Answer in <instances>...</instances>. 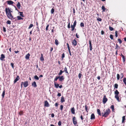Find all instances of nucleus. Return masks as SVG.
<instances>
[{"mask_svg":"<svg viewBox=\"0 0 126 126\" xmlns=\"http://www.w3.org/2000/svg\"><path fill=\"white\" fill-rule=\"evenodd\" d=\"M118 32L117 31H116L115 32V36L116 37H118Z\"/></svg>","mask_w":126,"mask_h":126,"instance_id":"47","label":"nucleus"},{"mask_svg":"<svg viewBox=\"0 0 126 126\" xmlns=\"http://www.w3.org/2000/svg\"><path fill=\"white\" fill-rule=\"evenodd\" d=\"M33 26V25L32 24H31L28 27V29H30Z\"/></svg>","mask_w":126,"mask_h":126,"instance_id":"38","label":"nucleus"},{"mask_svg":"<svg viewBox=\"0 0 126 126\" xmlns=\"http://www.w3.org/2000/svg\"><path fill=\"white\" fill-rule=\"evenodd\" d=\"M123 81L124 84L126 85V78H124L123 79Z\"/></svg>","mask_w":126,"mask_h":126,"instance_id":"37","label":"nucleus"},{"mask_svg":"<svg viewBox=\"0 0 126 126\" xmlns=\"http://www.w3.org/2000/svg\"><path fill=\"white\" fill-rule=\"evenodd\" d=\"M110 108L111 109L112 111H113L114 110V105H111L110 107Z\"/></svg>","mask_w":126,"mask_h":126,"instance_id":"28","label":"nucleus"},{"mask_svg":"<svg viewBox=\"0 0 126 126\" xmlns=\"http://www.w3.org/2000/svg\"><path fill=\"white\" fill-rule=\"evenodd\" d=\"M72 120L74 125H76L77 123V120H76V117H73V118Z\"/></svg>","mask_w":126,"mask_h":126,"instance_id":"4","label":"nucleus"},{"mask_svg":"<svg viewBox=\"0 0 126 126\" xmlns=\"http://www.w3.org/2000/svg\"><path fill=\"white\" fill-rule=\"evenodd\" d=\"M115 98L116 99L118 102H120L121 101V99H120L119 96V92L118 90H116L114 92Z\"/></svg>","mask_w":126,"mask_h":126,"instance_id":"1","label":"nucleus"},{"mask_svg":"<svg viewBox=\"0 0 126 126\" xmlns=\"http://www.w3.org/2000/svg\"><path fill=\"white\" fill-rule=\"evenodd\" d=\"M63 71V72H64L67 75H68L69 74V73L67 70V68L66 67H65L64 69V70Z\"/></svg>","mask_w":126,"mask_h":126,"instance_id":"13","label":"nucleus"},{"mask_svg":"<svg viewBox=\"0 0 126 126\" xmlns=\"http://www.w3.org/2000/svg\"><path fill=\"white\" fill-rule=\"evenodd\" d=\"M63 105H61L60 106V109L61 110H62L63 108Z\"/></svg>","mask_w":126,"mask_h":126,"instance_id":"52","label":"nucleus"},{"mask_svg":"<svg viewBox=\"0 0 126 126\" xmlns=\"http://www.w3.org/2000/svg\"><path fill=\"white\" fill-rule=\"evenodd\" d=\"M122 123H123L125 122V116H123L122 117Z\"/></svg>","mask_w":126,"mask_h":126,"instance_id":"22","label":"nucleus"},{"mask_svg":"<svg viewBox=\"0 0 126 126\" xmlns=\"http://www.w3.org/2000/svg\"><path fill=\"white\" fill-rule=\"evenodd\" d=\"M118 48H120V47H119L118 46V45H117V44H116V47H115V49H117Z\"/></svg>","mask_w":126,"mask_h":126,"instance_id":"48","label":"nucleus"},{"mask_svg":"<svg viewBox=\"0 0 126 126\" xmlns=\"http://www.w3.org/2000/svg\"><path fill=\"white\" fill-rule=\"evenodd\" d=\"M110 38L111 40H113V35L112 34H110Z\"/></svg>","mask_w":126,"mask_h":126,"instance_id":"49","label":"nucleus"},{"mask_svg":"<svg viewBox=\"0 0 126 126\" xmlns=\"http://www.w3.org/2000/svg\"><path fill=\"white\" fill-rule=\"evenodd\" d=\"M30 55L29 53H28L27 55H26L25 58L26 59L28 60L30 58Z\"/></svg>","mask_w":126,"mask_h":126,"instance_id":"16","label":"nucleus"},{"mask_svg":"<svg viewBox=\"0 0 126 126\" xmlns=\"http://www.w3.org/2000/svg\"><path fill=\"white\" fill-rule=\"evenodd\" d=\"M102 12H104L105 11L106 8H105V6L103 5L102 6Z\"/></svg>","mask_w":126,"mask_h":126,"instance_id":"23","label":"nucleus"},{"mask_svg":"<svg viewBox=\"0 0 126 126\" xmlns=\"http://www.w3.org/2000/svg\"><path fill=\"white\" fill-rule=\"evenodd\" d=\"M80 118L82 120V122H83V121H85V120H84V121H83V116L82 115H81V116Z\"/></svg>","mask_w":126,"mask_h":126,"instance_id":"50","label":"nucleus"},{"mask_svg":"<svg viewBox=\"0 0 126 126\" xmlns=\"http://www.w3.org/2000/svg\"><path fill=\"white\" fill-rule=\"evenodd\" d=\"M23 85L24 87H27L29 85L28 81H26L24 82H23Z\"/></svg>","mask_w":126,"mask_h":126,"instance_id":"5","label":"nucleus"},{"mask_svg":"<svg viewBox=\"0 0 126 126\" xmlns=\"http://www.w3.org/2000/svg\"><path fill=\"white\" fill-rule=\"evenodd\" d=\"M82 75V74L80 73H79L78 75V77L79 79H80L81 76Z\"/></svg>","mask_w":126,"mask_h":126,"instance_id":"51","label":"nucleus"},{"mask_svg":"<svg viewBox=\"0 0 126 126\" xmlns=\"http://www.w3.org/2000/svg\"><path fill=\"white\" fill-rule=\"evenodd\" d=\"M85 110L86 112H88V107L86 105H85Z\"/></svg>","mask_w":126,"mask_h":126,"instance_id":"45","label":"nucleus"},{"mask_svg":"<svg viewBox=\"0 0 126 126\" xmlns=\"http://www.w3.org/2000/svg\"><path fill=\"white\" fill-rule=\"evenodd\" d=\"M17 20H20L21 19H23L20 16H17Z\"/></svg>","mask_w":126,"mask_h":126,"instance_id":"26","label":"nucleus"},{"mask_svg":"<svg viewBox=\"0 0 126 126\" xmlns=\"http://www.w3.org/2000/svg\"><path fill=\"white\" fill-rule=\"evenodd\" d=\"M97 20L99 21H101L102 20V19L101 18H97Z\"/></svg>","mask_w":126,"mask_h":126,"instance_id":"59","label":"nucleus"},{"mask_svg":"<svg viewBox=\"0 0 126 126\" xmlns=\"http://www.w3.org/2000/svg\"><path fill=\"white\" fill-rule=\"evenodd\" d=\"M23 114V111H21L19 112V114L20 115H21Z\"/></svg>","mask_w":126,"mask_h":126,"instance_id":"53","label":"nucleus"},{"mask_svg":"<svg viewBox=\"0 0 126 126\" xmlns=\"http://www.w3.org/2000/svg\"><path fill=\"white\" fill-rule=\"evenodd\" d=\"M3 30L4 32H6V29L4 27H3Z\"/></svg>","mask_w":126,"mask_h":126,"instance_id":"63","label":"nucleus"},{"mask_svg":"<svg viewBox=\"0 0 126 126\" xmlns=\"http://www.w3.org/2000/svg\"><path fill=\"white\" fill-rule=\"evenodd\" d=\"M72 45L74 46H75L77 45V41L75 39H74L72 42Z\"/></svg>","mask_w":126,"mask_h":126,"instance_id":"7","label":"nucleus"},{"mask_svg":"<svg viewBox=\"0 0 126 126\" xmlns=\"http://www.w3.org/2000/svg\"><path fill=\"white\" fill-rule=\"evenodd\" d=\"M59 80L60 81H62L64 79V76H59Z\"/></svg>","mask_w":126,"mask_h":126,"instance_id":"10","label":"nucleus"},{"mask_svg":"<svg viewBox=\"0 0 126 126\" xmlns=\"http://www.w3.org/2000/svg\"><path fill=\"white\" fill-rule=\"evenodd\" d=\"M8 4L9 5H12L14 3L11 0H9L7 1Z\"/></svg>","mask_w":126,"mask_h":126,"instance_id":"12","label":"nucleus"},{"mask_svg":"<svg viewBox=\"0 0 126 126\" xmlns=\"http://www.w3.org/2000/svg\"><path fill=\"white\" fill-rule=\"evenodd\" d=\"M54 85L55 87L57 88L59 87V84H57V83H56V82H54Z\"/></svg>","mask_w":126,"mask_h":126,"instance_id":"20","label":"nucleus"},{"mask_svg":"<svg viewBox=\"0 0 126 126\" xmlns=\"http://www.w3.org/2000/svg\"><path fill=\"white\" fill-rule=\"evenodd\" d=\"M11 12H8L7 15H6L7 17L9 18H13V16H12Z\"/></svg>","mask_w":126,"mask_h":126,"instance_id":"11","label":"nucleus"},{"mask_svg":"<svg viewBox=\"0 0 126 126\" xmlns=\"http://www.w3.org/2000/svg\"><path fill=\"white\" fill-rule=\"evenodd\" d=\"M32 86L34 87H36L37 86V85L35 81H34L33 83H32Z\"/></svg>","mask_w":126,"mask_h":126,"instance_id":"18","label":"nucleus"},{"mask_svg":"<svg viewBox=\"0 0 126 126\" xmlns=\"http://www.w3.org/2000/svg\"><path fill=\"white\" fill-rule=\"evenodd\" d=\"M101 33L102 35H103L104 33V32L102 30L101 32Z\"/></svg>","mask_w":126,"mask_h":126,"instance_id":"61","label":"nucleus"},{"mask_svg":"<svg viewBox=\"0 0 126 126\" xmlns=\"http://www.w3.org/2000/svg\"><path fill=\"white\" fill-rule=\"evenodd\" d=\"M11 65L12 68H14V63H11Z\"/></svg>","mask_w":126,"mask_h":126,"instance_id":"57","label":"nucleus"},{"mask_svg":"<svg viewBox=\"0 0 126 126\" xmlns=\"http://www.w3.org/2000/svg\"><path fill=\"white\" fill-rule=\"evenodd\" d=\"M65 101V100L64 97L63 96H62L61 97V102L62 103H63Z\"/></svg>","mask_w":126,"mask_h":126,"instance_id":"19","label":"nucleus"},{"mask_svg":"<svg viewBox=\"0 0 126 126\" xmlns=\"http://www.w3.org/2000/svg\"><path fill=\"white\" fill-rule=\"evenodd\" d=\"M16 6L18 9H20L21 7V4L19 2H18L16 5Z\"/></svg>","mask_w":126,"mask_h":126,"instance_id":"21","label":"nucleus"},{"mask_svg":"<svg viewBox=\"0 0 126 126\" xmlns=\"http://www.w3.org/2000/svg\"><path fill=\"white\" fill-rule=\"evenodd\" d=\"M58 104L57 103H55V106L56 107H57L58 106Z\"/></svg>","mask_w":126,"mask_h":126,"instance_id":"64","label":"nucleus"},{"mask_svg":"<svg viewBox=\"0 0 126 126\" xmlns=\"http://www.w3.org/2000/svg\"><path fill=\"white\" fill-rule=\"evenodd\" d=\"M7 23L8 24H11V21L10 20H8L7 21Z\"/></svg>","mask_w":126,"mask_h":126,"instance_id":"55","label":"nucleus"},{"mask_svg":"<svg viewBox=\"0 0 126 126\" xmlns=\"http://www.w3.org/2000/svg\"><path fill=\"white\" fill-rule=\"evenodd\" d=\"M109 30L110 31H112L114 30V28L110 26L109 27Z\"/></svg>","mask_w":126,"mask_h":126,"instance_id":"39","label":"nucleus"},{"mask_svg":"<svg viewBox=\"0 0 126 126\" xmlns=\"http://www.w3.org/2000/svg\"><path fill=\"white\" fill-rule=\"evenodd\" d=\"M118 84H117L116 83L114 85V88H115L117 89L118 88Z\"/></svg>","mask_w":126,"mask_h":126,"instance_id":"33","label":"nucleus"},{"mask_svg":"<svg viewBox=\"0 0 126 126\" xmlns=\"http://www.w3.org/2000/svg\"><path fill=\"white\" fill-rule=\"evenodd\" d=\"M75 27L73 26L72 25V24H71V27L72 29L71 31H74V30L75 29Z\"/></svg>","mask_w":126,"mask_h":126,"instance_id":"31","label":"nucleus"},{"mask_svg":"<svg viewBox=\"0 0 126 126\" xmlns=\"http://www.w3.org/2000/svg\"><path fill=\"white\" fill-rule=\"evenodd\" d=\"M40 60L42 61H44V60L43 57H41L40 58Z\"/></svg>","mask_w":126,"mask_h":126,"instance_id":"54","label":"nucleus"},{"mask_svg":"<svg viewBox=\"0 0 126 126\" xmlns=\"http://www.w3.org/2000/svg\"><path fill=\"white\" fill-rule=\"evenodd\" d=\"M62 124V122L61 121H59L58 123V125L59 126H60Z\"/></svg>","mask_w":126,"mask_h":126,"instance_id":"56","label":"nucleus"},{"mask_svg":"<svg viewBox=\"0 0 126 126\" xmlns=\"http://www.w3.org/2000/svg\"><path fill=\"white\" fill-rule=\"evenodd\" d=\"M71 111L73 114H75V110L74 107H73L71 108Z\"/></svg>","mask_w":126,"mask_h":126,"instance_id":"17","label":"nucleus"},{"mask_svg":"<svg viewBox=\"0 0 126 126\" xmlns=\"http://www.w3.org/2000/svg\"><path fill=\"white\" fill-rule=\"evenodd\" d=\"M59 76H56L54 80V82H55V81H56L58 79H59Z\"/></svg>","mask_w":126,"mask_h":126,"instance_id":"35","label":"nucleus"},{"mask_svg":"<svg viewBox=\"0 0 126 126\" xmlns=\"http://www.w3.org/2000/svg\"><path fill=\"white\" fill-rule=\"evenodd\" d=\"M5 58V56L4 54H2L1 55V57L0 58V59L1 60H3V59Z\"/></svg>","mask_w":126,"mask_h":126,"instance_id":"14","label":"nucleus"},{"mask_svg":"<svg viewBox=\"0 0 126 126\" xmlns=\"http://www.w3.org/2000/svg\"><path fill=\"white\" fill-rule=\"evenodd\" d=\"M34 79L36 80H38L39 79V77L37 75H35L34 76Z\"/></svg>","mask_w":126,"mask_h":126,"instance_id":"36","label":"nucleus"},{"mask_svg":"<svg viewBox=\"0 0 126 126\" xmlns=\"http://www.w3.org/2000/svg\"><path fill=\"white\" fill-rule=\"evenodd\" d=\"M80 25L81 27H84V23L83 22L81 23Z\"/></svg>","mask_w":126,"mask_h":126,"instance_id":"43","label":"nucleus"},{"mask_svg":"<svg viewBox=\"0 0 126 126\" xmlns=\"http://www.w3.org/2000/svg\"><path fill=\"white\" fill-rule=\"evenodd\" d=\"M76 23H77L76 21V20H75L74 23L73 25H72V26L74 27H76Z\"/></svg>","mask_w":126,"mask_h":126,"instance_id":"34","label":"nucleus"},{"mask_svg":"<svg viewBox=\"0 0 126 126\" xmlns=\"http://www.w3.org/2000/svg\"><path fill=\"white\" fill-rule=\"evenodd\" d=\"M108 99L106 97V95H104L103 99V104H105L108 101Z\"/></svg>","mask_w":126,"mask_h":126,"instance_id":"3","label":"nucleus"},{"mask_svg":"<svg viewBox=\"0 0 126 126\" xmlns=\"http://www.w3.org/2000/svg\"><path fill=\"white\" fill-rule=\"evenodd\" d=\"M120 75L119 74H117V80H119L120 79Z\"/></svg>","mask_w":126,"mask_h":126,"instance_id":"46","label":"nucleus"},{"mask_svg":"<svg viewBox=\"0 0 126 126\" xmlns=\"http://www.w3.org/2000/svg\"><path fill=\"white\" fill-rule=\"evenodd\" d=\"M110 112L111 111L110 109L109 108H108L106 110L103 114L102 113V116L105 117H106L109 116Z\"/></svg>","mask_w":126,"mask_h":126,"instance_id":"2","label":"nucleus"},{"mask_svg":"<svg viewBox=\"0 0 126 126\" xmlns=\"http://www.w3.org/2000/svg\"><path fill=\"white\" fill-rule=\"evenodd\" d=\"M5 12L6 13V15H7L8 13V12H11L12 11H11L10 9L9 8H5Z\"/></svg>","mask_w":126,"mask_h":126,"instance_id":"6","label":"nucleus"},{"mask_svg":"<svg viewBox=\"0 0 126 126\" xmlns=\"http://www.w3.org/2000/svg\"><path fill=\"white\" fill-rule=\"evenodd\" d=\"M36 30L38 32V34H40V31L39 27H37Z\"/></svg>","mask_w":126,"mask_h":126,"instance_id":"30","label":"nucleus"},{"mask_svg":"<svg viewBox=\"0 0 126 126\" xmlns=\"http://www.w3.org/2000/svg\"><path fill=\"white\" fill-rule=\"evenodd\" d=\"M89 48H90V50L91 51L92 50V45H89Z\"/></svg>","mask_w":126,"mask_h":126,"instance_id":"60","label":"nucleus"},{"mask_svg":"<svg viewBox=\"0 0 126 126\" xmlns=\"http://www.w3.org/2000/svg\"><path fill=\"white\" fill-rule=\"evenodd\" d=\"M5 90H4V91H3L2 94V98L3 99L4 98V96L5 95Z\"/></svg>","mask_w":126,"mask_h":126,"instance_id":"25","label":"nucleus"},{"mask_svg":"<svg viewBox=\"0 0 126 126\" xmlns=\"http://www.w3.org/2000/svg\"><path fill=\"white\" fill-rule=\"evenodd\" d=\"M59 42H58V40L56 39L55 40V43L56 45H57L59 44Z\"/></svg>","mask_w":126,"mask_h":126,"instance_id":"27","label":"nucleus"},{"mask_svg":"<svg viewBox=\"0 0 126 126\" xmlns=\"http://www.w3.org/2000/svg\"><path fill=\"white\" fill-rule=\"evenodd\" d=\"M44 106L46 107H48L49 106V104L47 100L45 101Z\"/></svg>","mask_w":126,"mask_h":126,"instance_id":"8","label":"nucleus"},{"mask_svg":"<svg viewBox=\"0 0 126 126\" xmlns=\"http://www.w3.org/2000/svg\"><path fill=\"white\" fill-rule=\"evenodd\" d=\"M20 79V78L18 76H17V77L14 80V83H15L18 80Z\"/></svg>","mask_w":126,"mask_h":126,"instance_id":"9","label":"nucleus"},{"mask_svg":"<svg viewBox=\"0 0 126 126\" xmlns=\"http://www.w3.org/2000/svg\"><path fill=\"white\" fill-rule=\"evenodd\" d=\"M97 112L99 115L101 116V114L100 112V110L99 109H97Z\"/></svg>","mask_w":126,"mask_h":126,"instance_id":"24","label":"nucleus"},{"mask_svg":"<svg viewBox=\"0 0 126 126\" xmlns=\"http://www.w3.org/2000/svg\"><path fill=\"white\" fill-rule=\"evenodd\" d=\"M63 72H64L63 71L61 70H60L59 73H58V75L59 76L61 75L62 73Z\"/></svg>","mask_w":126,"mask_h":126,"instance_id":"29","label":"nucleus"},{"mask_svg":"<svg viewBox=\"0 0 126 126\" xmlns=\"http://www.w3.org/2000/svg\"><path fill=\"white\" fill-rule=\"evenodd\" d=\"M49 26V24H47V26H46V30L47 31L48 30V28Z\"/></svg>","mask_w":126,"mask_h":126,"instance_id":"58","label":"nucleus"},{"mask_svg":"<svg viewBox=\"0 0 126 126\" xmlns=\"http://www.w3.org/2000/svg\"><path fill=\"white\" fill-rule=\"evenodd\" d=\"M55 11L54 9L53 8H52L51 10V14H53L54 13Z\"/></svg>","mask_w":126,"mask_h":126,"instance_id":"40","label":"nucleus"},{"mask_svg":"<svg viewBox=\"0 0 126 126\" xmlns=\"http://www.w3.org/2000/svg\"><path fill=\"white\" fill-rule=\"evenodd\" d=\"M65 54H64V53H63L62 54V60H63V58L65 57Z\"/></svg>","mask_w":126,"mask_h":126,"instance_id":"32","label":"nucleus"},{"mask_svg":"<svg viewBox=\"0 0 126 126\" xmlns=\"http://www.w3.org/2000/svg\"><path fill=\"white\" fill-rule=\"evenodd\" d=\"M118 41L119 42L120 44H121L122 43V41L120 39H118Z\"/></svg>","mask_w":126,"mask_h":126,"instance_id":"44","label":"nucleus"},{"mask_svg":"<svg viewBox=\"0 0 126 126\" xmlns=\"http://www.w3.org/2000/svg\"><path fill=\"white\" fill-rule=\"evenodd\" d=\"M19 13L20 14V15L22 17H24V15L23 14V12H19Z\"/></svg>","mask_w":126,"mask_h":126,"instance_id":"41","label":"nucleus"},{"mask_svg":"<svg viewBox=\"0 0 126 126\" xmlns=\"http://www.w3.org/2000/svg\"><path fill=\"white\" fill-rule=\"evenodd\" d=\"M67 27L69 29L70 28V23L69 22V23Z\"/></svg>","mask_w":126,"mask_h":126,"instance_id":"62","label":"nucleus"},{"mask_svg":"<svg viewBox=\"0 0 126 126\" xmlns=\"http://www.w3.org/2000/svg\"><path fill=\"white\" fill-rule=\"evenodd\" d=\"M123 61L124 62H125L126 61V58L125 56H124L122 57Z\"/></svg>","mask_w":126,"mask_h":126,"instance_id":"42","label":"nucleus"},{"mask_svg":"<svg viewBox=\"0 0 126 126\" xmlns=\"http://www.w3.org/2000/svg\"><path fill=\"white\" fill-rule=\"evenodd\" d=\"M95 118V117L94 114L92 113L91 116V120L94 119Z\"/></svg>","mask_w":126,"mask_h":126,"instance_id":"15","label":"nucleus"}]
</instances>
